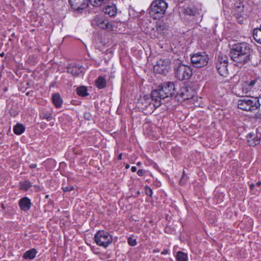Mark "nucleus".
I'll return each mask as SVG.
<instances>
[{"label":"nucleus","mask_w":261,"mask_h":261,"mask_svg":"<svg viewBox=\"0 0 261 261\" xmlns=\"http://www.w3.org/2000/svg\"><path fill=\"white\" fill-rule=\"evenodd\" d=\"M122 153H120V154L118 155V156H117V159H118V160H121V159H122Z\"/></svg>","instance_id":"40"},{"label":"nucleus","mask_w":261,"mask_h":261,"mask_svg":"<svg viewBox=\"0 0 261 261\" xmlns=\"http://www.w3.org/2000/svg\"><path fill=\"white\" fill-rule=\"evenodd\" d=\"M171 61L169 59H161L153 67V70L159 74H166L170 69Z\"/></svg>","instance_id":"10"},{"label":"nucleus","mask_w":261,"mask_h":261,"mask_svg":"<svg viewBox=\"0 0 261 261\" xmlns=\"http://www.w3.org/2000/svg\"><path fill=\"white\" fill-rule=\"evenodd\" d=\"M232 13L239 23H243V18L244 16V6L243 3L238 0L234 3Z\"/></svg>","instance_id":"11"},{"label":"nucleus","mask_w":261,"mask_h":261,"mask_svg":"<svg viewBox=\"0 0 261 261\" xmlns=\"http://www.w3.org/2000/svg\"><path fill=\"white\" fill-rule=\"evenodd\" d=\"M37 253V251L36 249L33 248L30 250H29L27 251L23 254V258L25 259H33L36 254Z\"/></svg>","instance_id":"20"},{"label":"nucleus","mask_w":261,"mask_h":261,"mask_svg":"<svg viewBox=\"0 0 261 261\" xmlns=\"http://www.w3.org/2000/svg\"><path fill=\"white\" fill-rule=\"evenodd\" d=\"M128 244L131 246H134L137 244L136 240L129 237L127 240Z\"/></svg>","instance_id":"32"},{"label":"nucleus","mask_w":261,"mask_h":261,"mask_svg":"<svg viewBox=\"0 0 261 261\" xmlns=\"http://www.w3.org/2000/svg\"><path fill=\"white\" fill-rule=\"evenodd\" d=\"M159 250H154V252H159Z\"/></svg>","instance_id":"45"},{"label":"nucleus","mask_w":261,"mask_h":261,"mask_svg":"<svg viewBox=\"0 0 261 261\" xmlns=\"http://www.w3.org/2000/svg\"><path fill=\"white\" fill-rule=\"evenodd\" d=\"M173 64L175 76L178 80H188L190 79L193 74L190 66L184 64L179 59H174Z\"/></svg>","instance_id":"3"},{"label":"nucleus","mask_w":261,"mask_h":261,"mask_svg":"<svg viewBox=\"0 0 261 261\" xmlns=\"http://www.w3.org/2000/svg\"><path fill=\"white\" fill-rule=\"evenodd\" d=\"M92 25L109 31H113L115 27L114 22L104 15H96L92 21Z\"/></svg>","instance_id":"7"},{"label":"nucleus","mask_w":261,"mask_h":261,"mask_svg":"<svg viewBox=\"0 0 261 261\" xmlns=\"http://www.w3.org/2000/svg\"><path fill=\"white\" fill-rule=\"evenodd\" d=\"M36 167H37L36 164H32L31 165H30V168H32V169L35 168H36Z\"/></svg>","instance_id":"37"},{"label":"nucleus","mask_w":261,"mask_h":261,"mask_svg":"<svg viewBox=\"0 0 261 261\" xmlns=\"http://www.w3.org/2000/svg\"><path fill=\"white\" fill-rule=\"evenodd\" d=\"M249 186H250V189L251 190H252L254 189V187L255 186V184H253V183H252V184H251L249 185Z\"/></svg>","instance_id":"39"},{"label":"nucleus","mask_w":261,"mask_h":261,"mask_svg":"<svg viewBox=\"0 0 261 261\" xmlns=\"http://www.w3.org/2000/svg\"><path fill=\"white\" fill-rule=\"evenodd\" d=\"M40 117L41 118L46 119L48 121L51 120L53 118L51 114L48 113H42L40 115Z\"/></svg>","instance_id":"28"},{"label":"nucleus","mask_w":261,"mask_h":261,"mask_svg":"<svg viewBox=\"0 0 261 261\" xmlns=\"http://www.w3.org/2000/svg\"><path fill=\"white\" fill-rule=\"evenodd\" d=\"M227 66V57L226 56L219 55L216 63V68L220 75L224 77H226L228 75Z\"/></svg>","instance_id":"9"},{"label":"nucleus","mask_w":261,"mask_h":261,"mask_svg":"<svg viewBox=\"0 0 261 261\" xmlns=\"http://www.w3.org/2000/svg\"><path fill=\"white\" fill-rule=\"evenodd\" d=\"M169 250L167 249H164L162 252H161V254L162 255H166L169 252Z\"/></svg>","instance_id":"36"},{"label":"nucleus","mask_w":261,"mask_h":261,"mask_svg":"<svg viewBox=\"0 0 261 261\" xmlns=\"http://www.w3.org/2000/svg\"><path fill=\"white\" fill-rule=\"evenodd\" d=\"M176 258L177 261H187V254L182 251H179L176 253Z\"/></svg>","instance_id":"25"},{"label":"nucleus","mask_w":261,"mask_h":261,"mask_svg":"<svg viewBox=\"0 0 261 261\" xmlns=\"http://www.w3.org/2000/svg\"><path fill=\"white\" fill-rule=\"evenodd\" d=\"M131 171H132V172H136V171H137V168H136V167H135V166H133V167H132V168H131Z\"/></svg>","instance_id":"38"},{"label":"nucleus","mask_w":261,"mask_h":261,"mask_svg":"<svg viewBox=\"0 0 261 261\" xmlns=\"http://www.w3.org/2000/svg\"><path fill=\"white\" fill-rule=\"evenodd\" d=\"M94 242L99 246L106 248L113 241L110 233L105 230H99L94 234Z\"/></svg>","instance_id":"6"},{"label":"nucleus","mask_w":261,"mask_h":261,"mask_svg":"<svg viewBox=\"0 0 261 261\" xmlns=\"http://www.w3.org/2000/svg\"><path fill=\"white\" fill-rule=\"evenodd\" d=\"M25 126L21 123H17L13 128L14 133L17 135L22 134L25 131Z\"/></svg>","instance_id":"23"},{"label":"nucleus","mask_w":261,"mask_h":261,"mask_svg":"<svg viewBox=\"0 0 261 261\" xmlns=\"http://www.w3.org/2000/svg\"><path fill=\"white\" fill-rule=\"evenodd\" d=\"M255 53L251 44L239 42L232 45L229 56L233 62L243 65L251 62Z\"/></svg>","instance_id":"2"},{"label":"nucleus","mask_w":261,"mask_h":261,"mask_svg":"<svg viewBox=\"0 0 261 261\" xmlns=\"http://www.w3.org/2000/svg\"><path fill=\"white\" fill-rule=\"evenodd\" d=\"M117 10L116 4H114L108 5L103 9L104 13L110 17L115 16L117 13Z\"/></svg>","instance_id":"17"},{"label":"nucleus","mask_w":261,"mask_h":261,"mask_svg":"<svg viewBox=\"0 0 261 261\" xmlns=\"http://www.w3.org/2000/svg\"><path fill=\"white\" fill-rule=\"evenodd\" d=\"M255 118L261 119V109H259L258 111L255 114Z\"/></svg>","instance_id":"34"},{"label":"nucleus","mask_w":261,"mask_h":261,"mask_svg":"<svg viewBox=\"0 0 261 261\" xmlns=\"http://www.w3.org/2000/svg\"><path fill=\"white\" fill-rule=\"evenodd\" d=\"M62 189L64 192H70L74 190V187L72 185L64 186L63 185Z\"/></svg>","instance_id":"29"},{"label":"nucleus","mask_w":261,"mask_h":261,"mask_svg":"<svg viewBox=\"0 0 261 261\" xmlns=\"http://www.w3.org/2000/svg\"><path fill=\"white\" fill-rule=\"evenodd\" d=\"M184 13L189 15L194 16L197 13V10L195 7H187L185 9Z\"/></svg>","instance_id":"26"},{"label":"nucleus","mask_w":261,"mask_h":261,"mask_svg":"<svg viewBox=\"0 0 261 261\" xmlns=\"http://www.w3.org/2000/svg\"><path fill=\"white\" fill-rule=\"evenodd\" d=\"M176 94V89L174 83L172 82H167L160 85L157 89L152 91L151 98L145 95L139 100L138 103L141 102L145 108L152 105L156 109L161 105L162 99L168 97L175 96Z\"/></svg>","instance_id":"1"},{"label":"nucleus","mask_w":261,"mask_h":261,"mask_svg":"<svg viewBox=\"0 0 261 261\" xmlns=\"http://www.w3.org/2000/svg\"><path fill=\"white\" fill-rule=\"evenodd\" d=\"M51 100L56 108H61L63 103V100L60 95L58 93H54L52 95Z\"/></svg>","instance_id":"18"},{"label":"nucleus","mask_w":261,"mask_h":261,"mask_svg":"<svg viewBox=\"0 0 261 261\" xmlns=\"http://www.w3.org/2000/svg\"><path fill=\"white\" fill-rule=\"evenodd\" d=\"M260 104L257 97H243L239 100L238 107L246 111H252L259 108Z\"/></svg>","instance_id":"5"},{"label":"nucleus","mask_w":261,"mask_h":261,"mask_svg":"<svg viewBox=\"0 0 261 261\" xmlns=\"http://www.w3.org/2000/svg\"><path fill=\"white\" fill-rule=\"evenodd\" d=\"M129 166L128 165H127L126 166V168H128Z\"/></svg>","instance_id":"47"},{"label":"nucleus","mask_w":261,"mask_h":261,"mask_svg":"<svg viewBox=\"0 0 261 261\" xmlns=\"http://www.w3.org/2000/svg\"><path fill=\"white\" fill-rule=\"evenodd\" d=\"M188 178V176L186 175L185 171H184L182 177L179 181V184L181 185H184L187 182Z\"/></svg>","instance_id":"30"},{"label":"nucleus","mask_w":261,"mask_h":261,"mask_svg":"<svg viewBox=\"0 0 261 261\" xmlns=\"http://www.w3.org/2000/svg\"><path fill=\"white\" fill-rule=\"evenodd\" d=\"M2 207L3 209H5V206H4V205L3 204H2Z\"/></svg>","instance_id":"43"},{"label":"nucleus","mask_w":261,"mask_h":261,"mask_svg":"<svg viewBox=\"0 0 261 261\" xmlns=\"http://www.w3.org/2000/svg\"><path fill=\"white\" fill-rule=\"evenodd\" d=\"M95 84L96 87L98 89H102L107 87V81L106 79L102 76H99L95 80Z\"/></svg>","instance_id":"19"},{"label":"nucleus","mask_w":261,"mask_h":261,"mask_svg":"<svg viewBox=\"0 0 261 261\" xmlns=\"http://www.w3.org/2000/svg\"><path fill=\"white\" fill-rule=\"evenodd\" d=\"M208 60V56L204 52H198L191 55V63L196 68H201L206 66Z\"/></svg>","instance_id":"8"},{"label":"nucleus","mask_w":261,"mask_h":261,"mask_svg":"<svg viewBox=\"0 0 261 261\" xmlns=\"http://www.w3.org/2000/svg\"><path fill=\"white\" fill-rule=\"evenodd\" d=\"M256 82V80H253L249 82H246V85L243 88V90H250Z\"/></svg>","instance_id":"27"},{"label":"nucleus","mask_w":261,"mask_h":261,"mask_svg":"<svg viewBox=\"0 0 261 261\" xmlns=\"http://www.w3.org/2000/svg\"><path fill=\"white\" fill-rule=\"evenodd\" d=\"M261 134H254L253 133H249L246 139L249 146L254 147L259 144L260 142Z\"/></svg>","instance_id":"13"},{"label":"nucleus","mask_w":261,"mask_h":261,"mask_svg":"<svg viewBox=\"0 0 261 261\" xmlns=\"http://www.w3.org/2000/svg\"><path fill=\"white\" fill-rule=\"evenodd\" d=\"M253 37L256 42L261 44V28H255L253 30Z\"/></svg>","instance_id":"21"},{"label":"nucleus","mask_w":261,"mask_h":261,"mask_svg":"<svg viewBox=\"0 0 261 261\" xmlns=\"http://www.w3.org/2000/svg\"><path fill=\"white\" fill-rule=\"evenodd\" d=\"M176 96L180 97L182 100H185L192 98V95L186 87H181L178 92L176 91Z\"/></svg>","instance_id":"15"},{"label":"nucleus","mask_w":261,"mask_h":261,"mask_svg":"<svg viewBox=\"0 0 261 261\" xmlns=\"http://www.w3.org/2000/svg\"><path fill=\"white\" fill-rule=\"evenodd\" d=\"M84 68L82 66L75 65L69 66L67 68V72L72 74L73 76H79L83 72Z\"/></svg>","instance_id":"14"},{"label":"nucleus","mask_w":261,"mask_h":261,"mask_svg":"<svg viewBox=\"0 0 261 261\" xmlns=\"http://www.w3.org/2000/svg\"><path fill=\"white\" fill-rule=\"evenodd\" d=\"M20 189L24 191H27L32 186L31 182L29 180H25L23 182H20Z\"/></svg>","instance_id":"24"},{"label":"nucleus","mask_w":261,"mask_h":261,"mask_svg":"<svg viewBox=\"0 0 261 261\" xmlns=\"http://www.w3.org/2000/svg\"><path fill=\"white\" fill-rule=\"evenodd\" d=\"M168 4L163 0H155L150 5L149 14L153 19L162 17L165 13Z\"/></svg>","instance_id":"4"},{"label":"nucleus","mask_w":261,"mask_h":261,"mask_svg":"<svg viewBox=\"0 0 261 261\" xmlns=\"http://www.w3.org/2000/svg\"><path fill=\"white\" fill-rule=\"evenodd\" d=\"M260 185H261V182L260 181L257 182V183L255 185V186H256L257 187H259Z\"/></svg>","instance_id":"41"},{"label":"nucleus","mask_w":261,"mask_h":261,"mask_svg":"<svg viewBox=\"0 0 261 261\" xmlns=\"http://www.w3.org/2000/svg\"><path fill=\"white\" fill-rule=\"evenodd\" d=\"M5 56V53L4 52H2L0 54V56L2 57H3Z\"/></svg>","instance_id":"42"},{"label":"nucleus","mask_w":261,"mask_h":261,"mask_svg":"<svg viewBox=\"0 0 261 261\" xmlns=\"http://www.w3.org/2000/svg\"><path fill=\"white\" fill-rule=\"evenodd\" d=\"M137 165H140V163H139H139H137Z\"/></svg>","instance_id":"46"},{"label":"nucleus","mask_w":261,"mask_h":261,"mask_svg":"<svg viewBox=\"0 0 261 261\" xmlns=\"http://www.w3.org/2000/svg\"><path fill=\"white\" fill-rule=\"evenodd\" d=\"M31 204L30 199L27 197H24L19 201V206L20 210L24 212H27L30 209Z\"/></svg>","instance_id":"16"},{"label":"nucleus","mask_w":261,"mask_h":261,"mask_svg":"<svg viewBox=\"0 0 261 261\" xmlns=\"http://www.w3.org/2000/svg\"><path fill=\"white\" fill-rule=\"evenodd\" d=\"M48 197H49V195H45V198H48Z\"/></svg>","instance_id":"44"},{"label":"nucleus","mask_w":261,"mask_h":261,"mask_svg":"<svg viewBox=\"0 0 261 261\" xmlns=\"http://www.w3.org/2000/svg\"><path fill=\"white\" fill-rule=\"evenodd\" d=\"M145 171L143 170V169H140L137 172V174L140 176H142L144 175V174L145 173Z\"/></svg>","instance_id":"35"},{"label":"nucleus","mask_w":261,"mask_h":261,"mask_svg":"<svg viewBox=\"0 0 261 261\" xmlns=\"http://www.w3.org/2000/svg\"><path fill=\"white\" fill-rule=\"evenodd\" d=\"M72 9L79 13L86 9L90 3L89 0H68Z\"/></svg>","instance_id":"12"},{"label":"nucleus","mask_w":261,"mask_h":261,"mask_svg":"<svg viewBox=\"0 0 261 261\" xmlns=\"http://www.w3.org/2000/svg\"><path fill=\"white\" fill-rule=\"evenodd\" d=\"M84 118L87 120H90L92 119V115L90 112H86L84 115Z\"/></svg>","instance_id":"33"},{"label":"nucleus","mask_w":261,"mask_h":261,"mask_svg":"<svg viewBox=\"0 0 261 261\" xmlns=\"http://www.w3.org/2000/svg\"><path fill=\"white\" fill-rule=\"evenodd\" d=\"M145 193L147 196H149V197H152V190L149 187L146 186L145 187Z\"/></svg>","instance_id":"31"},{"label":"nucleus","mask_w":261,"mask_h":261,"mask_svg":"<svg viewBox=\"0 0 261 261\" xmlns=\"http://www.w3.org/2000/svg\"><path fill=\"white\" fill-rule=\"evenodd\" d=\"M76 93L82 97H85L89 95L88 89L86 86H81L76 88Z\"/></svg>","instance_id":"22"}]
</instances>
